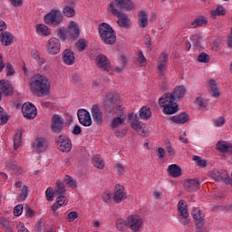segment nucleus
Masks as SVG:
<instances>
[{"mask_svg":"<svg viewBox=\"0 0 232 232\" xmlns=\"http://www.w3.org/2000/svg\"><path fill=\"white\" fill-rule=\"evenodd\" d=\"M82 132V130L79 125H75L73 130H72V135H81Z\"/></svg>","mask_w":232,"mask_h":232,"instance_id":"64","label":"nucleus"},{"mask_svg":"<svg viewBox=\"0 0 232 232\" xmlns=\"http://www.w3.org/2000/svg\"><path fill=\"white\" fill-rule=\"evenodd\" d=\"M126 118L116 117L112 120V122L111 123V128H119V126H122V124H124Z\"/></svg>","mask_w":232,"mask_h":232,"instance_id":"43","label":"nucleus"},{"mask_svg":"<svg viewBox=\"0 0 232 232\" xmlns=\"http://www.w3.org/2000/svg\"><path fill=\"white\" fill-rule=\"evenodd\" d=\"M33 148L36 153H44L48 150V142L44 138H36L33 143Z\"/></svg>","mask_w":232,"mask_h":232,"instance_id":"14","label":"nucleus"},{"mask_svg":"<svg viewBox=\"0 0 232 232\" xmlns=\"http://www.w3.org/2000/svg\"><path fill=\"white\" fill-rule=\"evenodd\" d=\"M211 15L213 19H215L216 15H226V8L222 5H218L215 11H212Z\"/></svg>","mask_w":232,"mask_h":232,"instance_id":"49","label":"nucleus"},{"mask_svg":"<svg viewBox=\"0 0 232 232\" xmlns=\"http://www.w3.org/2000/svg\"><path fill=\"white\" fill-rule=\"evenodd\" d=\"M0 41L4 46H10L14 43V34L10 32H2Z\"/></svg>","mask_w":232,"mask_h":232,"instance_id":"26","label":"nucleus"},{"mask_svg":"<svg viewBox=\"0 0 232 232\" xmlns=\"http://www.w3.org/2000/svg\"><path fill=\"white\" fill-rule=\"evenodd\" d=\"M29 88L33 95L46 97L50 94V80L44 74L36 73L31 78Z\"/></svg>","mask_w":232,"mask_h":232,"instance_id":"1","label":"nucleus"},{"mask_svg":"<svg viewBox=\"0 0 232 232\" xmlns=\"http://www.w3.org/2000/svg\"><path fill=\"white\" fill-rule=\"evenodd\" d=\"M216 150L220 153H228L232 155V143L226 140H219L216 145Z\"/></svg>","mask_w":232,"mask_h":232,"instance_id":"19","label":"nucleus"},{"mask_svg":"<svg viewBox=\"0 0 232 232\" xmlns=\"http://www.w3.org/2000/svg\"><path fill=\"white\" fill-rule=\"evenodd\" d=\"M192 160L198 164L200 168H206L208 166V161L206 160H202L200 156H194Z\"/></svg>","mask_w":232,"mask_h":232,"instance_id":"48","label":"nucleus"},{"mask_svg":"<svg viewBox=\"0 0 232 232\" xmlns=\"http://www.w3.org/2000/svg\"><path fill=\"white\" fill-rule=\"evenodd\" d=\"M14 148L17 150L19 146H21V142H23V131L21 130H16L15 134L13 137Z\"/></svg>","mask_w":232,"mask_h":232,"instance_id":"35","label":"nucleus"},{"mask_svg":"<svg viewBox=\"0 0 232 232\" xmlns=\"http://www.w3.org/2000/svg\"><path fill=\"white\" fill-rule=\"evenodd\" d=\"M62 59L64 64L67 66H72L75 64V53L71 49H65L62 54Z\"/></svg>","mask_w":232,"mask_h":232,"instance_id":"17","label":"nucleus"},{"mask_svg":"<svg viewBox=\"0 0 232 232\" xmlns=\"http://www.w3.org/2000/svg\"><path fill=\"white\" fill-rule=\"evenodd\" d=\"M62 205L59 204V201L55 202L53 206H52V209H53V215L54 217H59V213H57V209L58 208H61Z\"/></svg>","mask_w":232,"mask_h":232,"instance_id":"58","label":"nucleus"},{"mask_svg":"<svg viewBox=\"0 0 232 232\" xmlns=\"http://www.w3.org/2000/svg\"><path fill=\"white\" fill-rule=\"evenodd\" d=\"M24 209L26 211L25 217H27L28 218H30L34 217V215H35V212L33 209H31L30 207L25 206Z\"/></svg>","mask_w":232,"mask_h":232,"instance_id":"59","label":"nucleus"},{"mask_svg":"<svg viewBox=\"0 0 232 232\" xmlns=\"http://www.w3.org/2000/svg\"><path fill=\"white\" fill-rule=\"evenodd\" d=\"M138 21L141 28H146L148 26V13L146 11H141L138 14Z\"/></svg>","mask_w":232,"mask_h":232,"instance_id":"36","label":"nucleus"},{"mask_svg":"<svg viewBox=\"0 0 232 232\" xmlns=\"http://www.w3.org/2000/svg\"><path fill=\"white\" fill-rule=\"evenodd\" d=\"M45 48L49 55H57L61 52V40L55 37L50 38Z\"/></svg>","mask_w":232,"mask_h":232,"instance_id":"6","label":"nucleus"},{"mask_svg":"<svg viewBox=\"0 0 232 232\" xmlns=\"http://www.w3.org/2000/svg\"><path fill=\"white\" fill-rule=\"evenodd\" d=\"M98 34L100 35V39L104 44H115L117 43V34L113 27L110 25L108 23H102L98 26Z\"/></svg>","mask_w":232,"mask_h":232,"instance_id":"2","label":"nucleus"},{"mask_svg":"<svg viewBox=\"0 0 232 232\" xmlns=\"http://www.w3.org/2000/svg\"><path fill=\"white\" fill-rule=\"evenodd\" d=\"M114 169L119 173V175H122V173H124V166H122V164H116Z\"/></svg>","mask_w":232,"mask_h":232,"instance_id":"61","label":"nucleus"},{"mask_svg":"<svg viewBox=\"0 0 232 232\" xmlns=\"http://www.w3.org/2000/svg\"><path fill=\"white\" fill-rule=\"evenodd\" d=\"M137 133H139L141 137H148V131H146V124L142 123L141 126L134 129Z\"/></svg>","mask_w":232,"mask_h":232,"instance_id":"50","label":"nucleus"},{"mask_svg":"<svg viewBox=\"0 0 232 232\" xmlns=\"http://www.w3.org/2000/svg\"><path fill=\"white\" fill-rule=\"evenodd\" d=\"M209 177L217 182H220V180L229 182V174L226 170L213 169L209 172Z\"/></svg>","mask_w":232,"mask_h":232,"instance_id":"11","label":"nucleus"},{"mask_svg":"<svg viewBox=\"0 0 232 232\" xmlns=\"http://www.w3.org/2000/svg\"><path fill=\"white\" fill-rule=\"evenodd\" d=\"M95 61L98 68H101V70H104L105 72H110V60H108L106 55L99 54L96 56Z\"/></svg>","mask_w":232,"mask_h":232,"instance_id":"16","label":"nucleus"},{"mask_svg":"<svg viewBox=\"0 0 232 232\" xmlns=\"http://www.w3.org/2000/svg\"><path fill=\"white\" fill-rule=\"evenodd\" d=\"M139 115L143 121H148V119H151V109L144 106L140 110Z\"/></svg>","mask_w":232,"mask_h":232,"instance_id":"39","label":"nucleus"},{"mask_svg":"<svg viewBox=\"0 0 232 232\" xmlns=\"http://www.w3.org/2000/svg\"><path fill=\"white\" fill-rule=\"evenodd\" d=\"M56 144H58V150L60 151L68 153V151L72 150V140L68 136L60 135L56 140Z\"/></svg>","mask_w":232,"mask_h":232,"instance_id":"7","label":"nucleus"},{"mask_svg":"<svg viewBox=\"0 0 232 232\" xmlns=\"http://www.w3.org/2000/svg\"><path fill=\"white\" fill-rule=\"evenodd\" d=\"M169 55L166 53H161L157 63V68L160 72V75H164L166 72V64H168V59Z\"/></svg>","mask_w":232,"mask_h":232,"instance_id":"18","label":"nucleus"},{"mask_svg":"<svg viewBox=\"0 0 232 232\" xmlns=\"http://www.w3.org/2000/svg\"><path fill=\"white\" fill-rule=\"evenodd\" d=\"M167 173L169 177H172V179H177L182 175V169L177 164H172L168 167Z\"/></svg>","mask_w":232,"mask_h":232,"instance_id":"25","label":"nucleus"},{"mask_svg":"<svg viewBox=\"0 0 232 232\" xmlns=\"http://www.w3.org/2000/svg\"><path fill=\"white\" fill-rule=\"evenodd\" d=\"M204 24H208V20L204 17L197 18L191 23V26H193V28H198V26H204Z\"/></svg>","mask_w":232,"mask_h":232,"instance_id":"44","label":"nucleus"},{"mask_svg":"<svg viewBox=\"0 0 232 232\" xmlns=\"http://www.w3.org/2000/svg\"><path fill=\"white\" fill-rule=\"evenodd\" d=\"M78 121L82 126L90 127L92 126V115L90 114V111H88L86 109H79L78 112Z\"/></svg>","mask_w":232,"mask_h":232,"instance_id":"9","label":"nucleus"},{"mask_svg":"<svg viewBox=\"0 0 232 232\" xmlns=\"http://www.w3.org/2000/svg\"><path fill=\"white\" fill-rule=\"evenodd\" d=\"M22 113L25 119H35L37 117V108L31 102L24 103L22 106Z\"/></svg>","mask_w":232,"mask_h":232,"instance_id":"8","label":"nucleus"},{"mask_svg":"<svg viewBox=\"0 0 232 232\" xmlns=\"http://www.w3.org/2000/svg\"><path fill=\"white\" fill-rule=\"evenodd\" d=\"M198 63H208L209 62V55L206 53H201L198 56Z\"/></svg>","mask_w":232,"mask_h":232,"instance_id":"53","label":"nucleus"},{"mask_svg":"<svg viewBox=\"0 0 232 232\" xmlns=\"http://www.w3.org/2000/svg\"><path fill=\"white\" fill-rule=\"evenodd\" d=\"M76 46L78 48V52H84L86 50V42L84 39H80L76 43Z\"/></svg>","mask_w":232,"mask_h":232,"instance_id":"52","label":"nucleus"},{"mask_svg":"<svg viewBox=\"0 0 232 232\" xmlns=\"http://www.w3.org/2000/svg\"><path fill=\"white\" fill-rule=\"evenodd\" d=\"M5 72H6L7 77H9V75H14V73H15V71L14 70V66H12V63H6Z\"/></svg>","mask_w":232,"mask_h":232,"instance_id":"57","label":"nucleus"},{"mask_svg":"<svg viewBox=\"0 0 232 232\" xmlns=\"http://www.w3.org/2000/svg\"><path fill=\"white\" fill-rule=\"evenodd\" d=\"M178 209L180 217L183 218H188V217H189V213L188 212V203H186V201L180 200L178 204Z\"/></svg>","mask_w":232,"mask_h":232,"instance_id":"32","label":"nucleus"},{"mask_svg":"<svg viewBox=\"0 0 232 232\" xmlns=\"http://www.w3.org/2000/svg\"><path fill=\"white\" fill-rule=\"evenodd\" d=\"M115 8H121V10H133L135 5L131 0H115Z\"/></svg>","mask_w":232,"mask_h":232,"instance_id":"20","label":"nucleus"},{"mask_svg":"<svg viewBox=\"0 0 232 232\" xmlns=\"http://www.w3.org/2000/svg\"><path fill=\"white\" fill-rule=\"evenodd\" d=\"M5 168L6 169L11 171L12 173H14V175H16L17 177L23 174V169L17 166V164L14 163V161H7L5 163Z\"/></svg>","mask_w":232,"mask_h":232,"instance_id":"29","label":"nucleus"},{"mask_svg":"<svg viewBox=\"0 0 232 232\" xmlns=\"http://www.w3.org/2000/svg\"><path fill=\"white\" fill-rule=\"evenodd\" d=\"M81 34V31L79 29V25L75 22H71L70 25L68 26L67 30V35L71 37V39H78L79 35Z\"/></svg>","mask_w":232,"mask_h":232,"instance_id":"21","label":"nucleus"},{"mask_svg":"<svg viewBox=\"0 0 232 232\" xmlns=\"http://www.w3.org/2000/svg\"><path fill=\"white\" fill-rule=\"evenodd\" d=\"M55 35L58 37V39L64 42L66 39H68V31L65 27H58L55 31Z\"/></svg>","mask_w":232,"mask_h":232,"instance_id":"38","label":"nucleus"},{"mask_svg":"<svg viewBox=\"0 0 232 232\" xmlns=\"http://www.w3.org/2000/svg\"><path fill=\"white\" fill-rule=\"evenodd\" d=\"M92 164L98 169H104V166H105L104 160H102V159H101V156L99 155H96L93 157Z\"/></svg>","mask_w":232,"mask_h":232,"instance_id":"40","label":"nucleus"},{"mask_svg":"<svg viewBox=\"0 0 232 232\" xmlns=\"http://www.w3.org/2000/svg\"><path fill=\"white\" fill-rule=\"evenodd\" d=\"M126 198V192H124V186L117 184L113 192V200L116 204H121Z\"/></svg>","mask_w":232,"mask_h":232,"instance_id":"15","label":"nucleus"},{"mask_svg":"<svg viewBox=\"0 0 232 232\" xmlns=\"http://www.w3.org/2000/svg\"><path fill=\"white\" fill-rule=\"evenodd\" d=\"M56 202H59L60 206H64L66 196H56Z\"/></svg>","mask_w":232,"mask_h":232,"instance_id":"63","label":"nucleus"},{"mask_svg":"<svg viewBox=\"0 0 232 232\" xmlns=\"http://www.w3.org/2000/svg\"><path fill=\"white\" fill-rule=\"evenodd\" d=\"M23 209H24L23 205L15 206L14 208V217H21V215H23Z\"/></svg>","mask_w":232,"mask_h":232,"instance_id":"56","label":"nucleus"},{"mask_svg":"<svg viewBox=\"0 0 232 232\" xmlns=\"http://www.w3.org/2000/svg\"><path fill=\"white\" fill-rule=\"evenodd\" d=\"M184 188L186 191L193 193V191H197L200 188V181L198 179H188L184 182Z\"/></svg>","mask_w":232,"mask_h":232,"instance_id":"24","label":"nucleus"},{"mask_svg":"<svg viewBox=\"0 0 232 232\" xmlns=\"http://www.w3.org/2000/svg\"><path fill=\"white\" fill-rule=\"evenodd\" d=\"M51 122V130L53 133H61V131H63V124H64V121L59 114H54L52 117Z\"/></svg>","mask_w":232,"mask_h":232,"instance_id":"10","label":"nucleus"},{"mask_svg":"<svg viewBox=\"0 0 232 232\" xmlns=\"http://www.w3.org/2000/svg\"><path fill=\"white\" fill-rule=\"evenodd\" d=\"M160 108H163L164 115H174V113L179 111V104L175 102L161 105Z\"/></svg>","mask_w":232,"mask_h":232,"instance_id":"23","label":"nucleus"},{"mask_svg":"<svg viewBox=\"0 0 232 232\" xmlns=\"http://www.w3.org/2000/svg\"><path fill=\"white\" fill-rule=\"evenodd\" d=\"M135 64L138 66H146V57H144V54L142 52H140L137 56V60L135 61Z\"/></svg>","mask_w":232,"mask_h":232,"instance_id":"46","label":"nucleus"},{"mask_svg":"<svg viewBox=\"0 0 232 232\" xmlns=\"http://www.w3.org/2000/svg\"><path fill=\"white\" fill-rule=\"evenodd\" d=\"M128 119L130 121L132 130H136L139 127L142 126V123H140V121L139 120V116L134 113H130L128 115Z\"/></svg>","mask_w":232,"mask_h":232,"instance_id":"34","label":"nucleus"},{"mask_svg":"<svg viewBox=\"0 0 232 232\" xmlns=\"http://www.w3.org/2000/svg\"><path fill=\"white\" fill-rule=\"evenodd\" d=\"M64 20V15L58 9H52L48 14L44 17L45 24L49 26H59L61 23Z\"/></svg>","mask_w":232,"mask_h":232,"instance_id":"3","label":"nucleus"},{"mask_svg":"<svg viewBox=\"0 0 232 232\" xmlns=\"http://www.w3.org/2000/svg\"><path fill=\"white\" fill-rule=\"evenodd\" d=\"M0 94L5 97L14 95V87L8 80H0Z\"/></svg>","mask_w":232,"mask_h":232,"instance_id":"12","label":"nucleus"},{"mask_svg":"<svg viewBox=\"0 0 232 232\" xmlns=\"http://www.w3.org/2000/svg\"><path fill=\"white\" fill-rule=\"evenodd\" d=\"M66 196V188L61 179L56 180V188L54 189V197Z\"/></svg>","mask_w":232,"mask_h":232,"instance_id":"33","label":"nucleus"},{"mask_svg":"<svg viewBox=\"0 0 232 232\" xmlns=\"http://www.w3.org/2000/svg\"><path fill=\"white\" fill-rule=\"evenodd\" d=\"M91 112H92L94 122L98 126H101V124H102V112L101 111V109H99V106L92 105L91 109Z\"/></svg>","mask_w":232,"mask_h":232,"instance_id":"22","label":"nucleus"},{"mask_svg":"<svg viewBox=\"0 0 232 232\" xmlns=\"http://www.w3.org/2000/svg\"><path fill=\"white\" fill-rule=\"evenodd\" d=\"M106 104L109 108H115L111 104H117V97H115L112 92H109V94L106 95Z\"/></svg>","mask_w":232,"mask_h":232,"instance_id":"41","label":"nucleus"},{"mask_svg":"<svg viewBox=\"0 0 232 232\" xmlns=\"http://www.w3.org/2000/svg\"><path fill=\"white\" fill-rule=\"evenodd\" d=\"M9 116L5 113V109L0 107V126L8 122Z\"/></svg>","mask_w":232,"mask_h":232,"instance_id":"47","label":"nucleus"},{"mask_svg":"<svg viewBox=\"0 0 232 232\" xmlns=\"http://www.w3.org/2000/svg\"><path fill=\"white\" fill-rule=\"evenodd\" d=\"M79 215L75 211H72L68 214V220L69 222H73Z\"/></svg>","mask_w":232,"mask_h":232,"instance_id":"60","label":"nucleus"},{"mask_svg":"<svg viewBox=\"0 0 232 232\" xmlns=\"http://www.w3.org/2000/svg\"><path fill=\"white\" fill-rule=\"evenodd\" d=\"M224 124H226V120L224 117H219L215 121V126L220 127L224 126Z\"/></svg>","mask_w":232,"mask_h":232,"instance_id":"62","label":"nucleus"},{"mask_svg":"<svg viewBox=\"0 0 232 232\" xmlns=\"http://www.w3.org/2000/svg\"><path fill=\"white\" fill-rule=\"evenodd\" d=\"M172 95L175 97V101H180L184 95H186V87L184 86H179L176 87L172 92Z\"/></svg>","mask_w":232,"mask_h":232,"instance_id":"37","label":"nucleus"},{"mask_svg":"<svg viewBox=\"0 0 232 232\" xmlns=\"http://www.w3.org/2000/svg\"><path fill=\"white\" fill-rule=\"evenodd\" d=\"M108 10L111 12L114 17L118 18L117 24L119 26H121V28H129L130 18H128V14L122 11H119V9H117L113 4L108 5Z\"/></svg>","mask_w":232,"mask_h":232,"instance_id":"4","label":"nucleus"},{"mask_svg":"<svg viewBox=\"0 0 232 232\" xmlns=\"http://www.w3.org/2000/svg\"><path fill=\"white\" fill-rule=\"evenodd\" d=\"M35 30L38 35H42L44 37H48V35L52 34V31L48 26L44 25V24H39L35 26Z\"/></svg>","mask_w":232,"mask_h":232,"instance_id":"31","label":"nucleus"},{"mask_svg":"<svg viewBox=\"0 0 232 232\" xmlns=\"http://www.w3.org/2000/svg\"><path fill=\"white\" fill-rule=\"evenodd\" d=\"M126 227L131 229L133 232H138L142 227V218L139 216H130L127 220H125Z\"/></svg>","mask_w":232,"mask_h":232,"instance_id":"5","label":"nucleus"},{"mask_svg":"<svg viewBox=\"0 0 232 232\" xmlns=\"http://www.w3.org/2000/svg\"><path fill=\"white\" fill-rule=\"evenodd\" d=\"M204 213H202V210H200L198 208L192 210V218L195 220L196 227H198V229L204 227V224H206L204 221Z\"/></svg>","mask_w":232,"mask_h":232,"instance_id":"13","label":"nucleus"},{"mask_svg":"<svg viewBox=\"0 0 232 232\" xmlns=\"http://www.w3.org/2000/svg\"><path fill=\"white\" fill-rule=\"evenodd\" d=\"M208 92H209V93H211L212 97H215V98L220 97V92L218 91V85L217 84V81H215L214 79L209 81Z\"/></svg>","mask_w":232,"mask_h":232,"instance_id":"30","label":"nucleus"},{"mask_svg":"<svg viewBox=\"0 0 232 232\" xmlns=\"http://www.w3.org/2000/svg\"><path fill=\"white\" fill-rule=\"evenodd\" d=\"M124 227H126V221L123 219H118L116 221V228L118 231H124Z\"/></svg>","mask_w":232,"mask_h":232,"instance_id":"54","label":"nucleus"},{"mask_svg":"<svg viewBox=\"0 0 232 232\" xmlns=\"http://www.w3.org/2000/svg\"><path fill=\"white\" fill-rule=\"evenodd\" d=\"M46 199L49 202H52L53 200V197H55V192L53 191V188H48L45 191Z\"/></svg>","mask_w":232,"mask_h":232,"instance_id":"51","label":"nucleus"},{"mask_svg":"<svg viewBox=\"0 0 232 232\" xmlns=\"http://www.w3.org/2000/svg\"><path fill=\"white\" fill-rule=\"evenodd\" d=\"M63 14L65 17H73V15H75V9L70 5H66L63 9Z\"/></svg>","mask_w":232,"mask_h":232,"instance_id":"45","label":"nucleus"},{"mask_svg":"<svg viewBox=\"0 0 232 232\" xmlns=\"http://www.w3.org/2000/svg\"><path fill=\"white\" fill-rule=\"evenodd\" d=\"M26 197H28V186L24 185L21 188L20 198L21 200H25Z\"/></svg>","mask_w":232,"mask_h":232,"instance_id":"55","label":"nucleus"},{"mask_svg":"<svg viewBox=\"0 0 232 232\" xmlns=\"http://www.w3.org/2000/svg\"><path fill=\"white\" fill-rule=\"evenodd\" d=\"M170 121L175 124H186L189 121V116L186 112H181L179 115L172 116Z\"/></svg>","mask_w":232,"mask_h":232,"instance_id":"28","label":"nucleus"},{"mask_svg":"<svg viewBox=\"0 0 232 232\" xmlns=\"http://www.w3.org/2000/svg\"><path fill=\"white\" fill-rule=\"evenodd\" d=\"M63 184H65V186H68L69 188H77V182H75V180H73V178H72V176L69 175H66L63 178Z\"/></svg>","mask_w":232,"mask_h":232,"instance_id":"42","label":"nucleus"},{"mask_svg":"<svg viewBox=\"0 0 232 232\" xmlns=\"http://www.w3.org/2000/svg\"><path fill=\"white\" fill-rule=\"evenodd\" d=\"M175 101L174 94H172V92H167L160 98L159 104L161 107L164 106V104H172Z\"/></svg>","mask_w":232,"mask_h":232,"instance_id":"27","label":"nucleus"}]
</instances>
